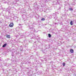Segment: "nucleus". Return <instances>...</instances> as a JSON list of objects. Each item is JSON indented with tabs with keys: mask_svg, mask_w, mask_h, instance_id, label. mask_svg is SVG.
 <instances>
[{
	"mask_svg": "<svg viewBox=\"0 0 76 76\" xmlns=\"http://www.w3.org/2000/svg\"><path fill=\"white\" fill-rule=\"evenodd\" d=\"M19 35H20V33H19Z\"/></svg>",
	"mask_w": 76,
	"mask_h": 76,
	"instance_id": "obj_30",
	"label": "nucleus"
},
{
	"mask_svg": "<svg viewBox=\"0 0 76 76\" xmlns=\"http://www.w3.org/2000/svg\"><path fill=\"white\" fill-rule=\"evenodd\" d=\"M37 37H38V36H37Z\"/></svg>",
	"mask_w": 76,
	"mask_h": 76,
	"instance_id": "obj_37",
	"label": "nucleus"
},
{
	"mask_svg": "<svg viewBox=\"0 0 76 76\" xmlns=\"http://www.w3.org/2000/svg\"><path fill=\"white\" fill-rule=\"evenodd\" d=\"M53 16L54 18L55 19H57V15H56L55 14H53Z\"/></svg>",
	"mask_w": 76,
	"mask_h": 76,
	"instance_id": "obj_2",
	"label": "nucleus"
},
{
	"mask_svg": "<svg viewBox=\"0 0 76 76\" xmlns=\"http://www.w3.org/2000/svg\"><path fill=\"white\" fill-rule=\"evenodd\" d=\"M9 58H8V59H6V60H7V61H8V60H9Z\"/></svg>",
	"mask_w": 76,
	"mask_h": 76,
	"instance_id": "obj_25",
	"label": "nucleus"
},
{
	"mask_svg": "<svg viewBox=\"0 0 76 76\" xmlns=\"http://www.w3.org/2000/svg\"><path fill=\"white\" fill-rule=\"evenodd\" d=\"M55 25H58V23H55Z\"/></svg>",
	"mask_w": 76,
	"mask_h": 76,
	"instance_id": "obj_21",
	"label": "nucleus"
},
{
	"mask_svg": "<svg viewBox=\"0 0 76 76\" xmlns=\"http://www.w3.org/2000/svg\"><path fill=\"white\" fill-rule=\"evenodd\" d=\"M28 46V44H26L25 45V46L26 47H27Z\"/></svg>",
	"mask_w": 76,
	"mask_h": 76,
	"instance_id": "obj_20",
	"label": "nucleus"
},
{
	"mask_svg": "<svg viewBox=\"0 0 76 76\" xmlns=\"http://www.w3.org/2000/svg\"><path fill=\"white\" fill-rule=\"evenodd\" d=\"M38 75H40V74H41L42 73V72L41 71H39L38 72Z\"/></svg>",
	"mask_w": 76,
	"mask_h": 76,
	"instance_id": "obj_6",
	"label": "nucleus"
},
{
	"mask_svg": "<svg viewBox=\"0 0 76 76\" xmlns=\"http://www.w3.org/2000/svg\"><path fill=\"white\" fill-rule=\"evenodd\" d=\"M45 25H46V24H45Z\"/></svg>",
	"mask_w": 76,
	"mask_h": 76,
	"instance_id": "obj_36",
	"label": "nucleus"
},
{
	"mask_svg": "<svg viewBox=\"0 0 76 76\" xmlns=\"http://www.w3.org/2000/svg\"><path fill=\"white\" fill-rule=\"evenodd\" d=\"M45 20V18H43L41 19V20L44 21Z\"/></svg>",
	"mask_w": 76,
	"mask_h": 76,
	"instance_id": "obj_14",
	"label": "nucleus"
},
{
	"mask_svg": "<svg viewBox=\"0 0 76 76\" xmlns=\"http://www.w3.org/2000/svg\"><path fill=\"white\" fill-rule=\"evenodd\" d=\"M70 24L71 25H73V21L72 20L71 21Z\"/></svg>",
	"mask_w": 76,
	"mask_h": 76,
	"instance_id": "obj_10",
	"label": "nucleus"
},
{
	"mask_svg": "<svg viewBox=\"0 0 76 76\" xmlns=\"http://www.w3.org/2000/svg\"><path fill=\"white\" fill-rule=\"evenodd\" d=\"M10 35H7V38H10Z\"/></svg>",
	"mask_w": 76,
	"mask_h": 76,
	"instance_id": "obj_7",
	"label": "nucleus"
},
{
	"mask_svg": "<svg viewBox=\"0 0 76 76\" xmlns=\"http://www.w3.org/2000/svg\"><path fill=\"white\" fill-rule=\"evenodd\" d=\"M33 73V71L32 70H30L28 72H27V75L28 76H36L35 75H32Z\"/></svg>",
	"mask_w": 76,
	"mask_h": 76,
	"instance_id": "obj_1",
	"label": "nucleus"
},
{
	"mask_svg": "<svg viewBox=\"0 0 76 76\" xmlns=\"http://www.w3.org/2000/svg\"><path fill=\"white\" fill-rule=\"evenodd\" d=\"M11 64H9L8 65V66H8V67H9L10 66H11Z\"/></svg>",
	"mask_w": 76,
	"mask_h": 76,
	"instance_id": "obj_24",
	"label": "nucleus"
},
{
	"mask_svg": "<svg viewBox=\"0 0 76 76\" xmlns=\"http://www.w3.org/2000/svg\"><path fill=\"white\" fill-rule=\"evenodd\" d=\"M65 64H65V63H63V66H65Z\"/></svg>",
	"mask_w": 76,
	"mask_h": 76,
	"instance_id": "obj_18",
	"label": "nucleus"
},
{
	"mask_svg": "<svg viewBox=\"0 0 76 76\" xmlns=\"http://www.w3.org/2000/svg\"><path fill=\"white\" fill-rule=\"evenodd\" d=\"M26 35H27V36H28V35H30V33H28L26 34Z\"/></svg>",
	"mask_w": 76,
	"mask_h": 76,
	"instance_id": "obj_17",
	"label": "nucleus"
},
{
	"mask_svg": "<svg viewBox=\"0 0 76 76\" xmlns=\"http://www.w3.org/2000/svg\"><path fill=\"white\" fill-rule=\"evenodd\" d=\"M23 13H25V12H23Z\"/></svg>",
	"mask_w": 76,
	"mask_h": 76,
	"instance_id": "obj_29",
	"label": "nucleus"
},
{
	"mask_svg": "<svg viewBox=\"0 0 76 76\" xmlns=\"http://www.w3.org/2000/svg\"><path fill=\"white\" fill-rule=\"evenodd\" d=\"M48 37L49 38H51V34H48Z\"/></svg>",
	"mask_w": 76,
	"mask_h": 76,
	"instance_id": "obj_12",
	"label": "nucleus"
},
{
	"mask_svg": "<svg viewBox=\"0 0 76 76\" xmlns=\"http://www.w3.org/2000/svg\"><path fill=\"white\" fill-rule=\"evenodd\" d=\"M12 64H14V63H16V60L14 59H12Z\"/></svg>",
	"mask_w": 76,
	"mask_h": 76,
	"instance_id": "obj_3",
	"label": "nucleus"
},
{
	"mask_svg": "<svg viewBox=\"0 0 76 76\" xmlns=\"http://www.w3.org/2000/svg\"><path fill=\"white\" fill-rule=\"evenodd\" d=\"M49 47H46L47 48H50V47H51V45H49Z\"/></svg>",
	"mask_w": 76,
	"mask_h": 76,
	"instance_id": "obj_16",
	"label": "nucleus"
},
{
	"mask_svg": "<svg viewBox=\"0 0 76 76\" xmlns=\"http://www.w3.org/2000/svg\"><path fill=\"white\" fill-rule=\"evenodd\" d=\"M34 29V32H35L36 31L35 30V29Z\"/></svg>",
	"mask_w": 76,
	"mask_h": 76,
	"instance_id": "obj_28",
	"label": "nucleus"
},
{
	"mask_svg": "<svg viewBox=\"0 0 76 76\" xmlns=\"http://www.w3.org/2000/svg\"><path fill=\"white\" fill-rule=\"evenodd\" d=\"M7 45V44L5 43L4 44L3 46H2V47H5L6 46V45Z\"/></svg>",
	"mask_w": 76,
	"mask_h": 76,
	"instance_id": "obj_9",
	"label": "nucleus"
},
{
	"mask_svg": "<svg viewBox=\"0 0 76 76\" xmlns=\"http://www.w3.org/2000/svg\"><path fill=\"white\" fill-rule=\"evenodd\" d=\"M74 1H76V0H74Z\"/></svg>",
	"mask_w": 76,
	"mask_h": 76,
	"instance_id": "obj_33",
	"label": "nucleus"
},
{
	"mask_svg": "<svg viewBox=\"0 0 76 76\" xmlns=\"http://www.w3.org/2000/svg\"><path fill=\"white\" fill-rule=\"evenodd\" d=\"M35 70H36V72L37 71V68H36V69H35Z\"/></svg>",
	"mask_w": 76,
	"mask_h": 76,
	"instance_id": "obj_26",
	"label": "nucleus"
},
{
	"mask_svg": "<svg viewBox=\"0 0 76 76\" xmlns=\"http://www.w3.org/2000/svg\"><path fill=\"white\" fill-rule=\"evenodd\" d=\"M44 60H45V61H47V59L44 58Z\"/></svg>",
	"mask_w": 76,
	"mask_h": 76,
	"instance_id": "obj_27",
	"label": "nucleus"
},
{
	"mask_svg": "<svg viewBox=\"0 0 76 76\" xmlns=\"http://www.w3.org/2000/svg\"><path fill=\"white\" fill-rule=\"evenodd\" d=\"M35 42H34L35 43Z\"/></svg>",
	"mask_w": 76,
	"mask_h": 76,
	"instance_id": "obj_35",
	"label": "nucleus"
},
{
	"mask_svg": "<svg viewBox=\"0 0 76 76\" xmlns=\"http://www.w3.org/2000/svg\"><path fill=\"white\" fill-rule=\"evenodd\" d=\"M70 52H71V53H73V50L72 49H70Z\"/></svg>",
	"mask_w": 76,
	"mask_h": 76,
	"instance_id": "obj_8",
	"label": "nucleus"
},
{
	"mask_svg": "<svg viewBox=\"0 0 76 76\" xmlns=\"http://www.w3.org/2000/svg\"><path fill=\"white\" fill-rule=\"evenodd\" d=\"M20 50L21 51H23V48L22 47L20 48Z\"/></svg>",
	"mask_w": 76,
	"mask_h": 76,
	"instance_id": "obj_13",
	"label": "nucleus"
},
{
	"mask_svg": "<svg viewBox=\"0 0 76 76\" xmlns=\"http://www.w3.org/2000/svg\"><path fill=\"white\" fill-rule=\"evenodd\" d=\"M21 31H23V29H21Z\"/></svg>",
	"mask_w": 76,
	"mask_h": 76,
	"instance_id": "obj_32",
	"label": "nucleus"
},
{
	"mask_svg": "<svg viewBox=\"0 0 76 76\" xmlns=\"http://www.w3.org/2000/svg\"><path fill=\"white\" fill-rule=\"evenodd\" d=\"M13 25H14L13 23H12L10 24L9 26L10 27H13Z\"/></svg>",
	"mask_w": 76,
	"mask_h": 76,
	"instance_id": "obj_4",
	"label": "nucleus"
},
{
	"mask_svg": "<svg viewBox=\"0 0 76 76\" xmlns=\"http://www.w3.org/2000/svg\"><path fill=\"white\" fill-rule=\"evenodd\" d=\"M7 9V10H10V9H11V7H9Z\"/></svg>",
	"mask_w": 76,
	"mask_h": 76,
	"instance_id": "obj_5",
	"label": "nucleus"
},
{
	"mask_svg": "<svg viewBox=\"0 0 76 76\" xmlns=\"http://www.w3.org/2000/svg\"><path fill=\"white\" fill-rule=\"evenodd\" d=\"M12 56H13V55H12Z\"/></svg>",
	"mask_w": 76,
	"mask_h": 76,
	"instance_id": "obj_34",
	"label": "nucleus"
},
{
	"mask_svg": "<svg viewBox=\"0 0 76 76\" xmlns=\"http://www.w3.org/2000/svg\"><path fill=\"white\" fill-rule=\"evenodd\" d=\"M2 60L1 58H0V61H2Z\"/></svg>",
	"mask_w": 76,
	"mask_h": 76,
	"instance_id": "obj_22",
	"label": "nucleus"
},
{
	"mask_svg": "<svg viewBox=\"0 0 76 76\" xmlns=\"http://www.w3.org/2000/svg\"><path fill=\"white\" fill-rule=\"evenodd\" d=\"M33 28H34L33 27H31V28H30V27H29V28L31 29V30L33 29Z\"/></svg>",
	"mask_w": 76,
	"mask_h": 76,
	"instance_id": "obj_15",
	"label": "nucleus"
},
{
	"mask_svg": "<svg viewBox=\"0 0 76 76\" xmlns=\"http://www.w3.org/2000/svg\"><path fill=\"white\" fill-rule=\"evenodd\" d=\"M18 25H19V26H22V24H19Z\"/></svg>",
	"mask_w": 76,
	"mask_h": 76,
	"instance_id": "obj_23",
	"label": "nucleus"
},
{
	"mask_svg": "<svg viewBox=\"0 0 76 76\" xmlns=\"http://www.w3.org/2000/svg\"><path fill=\"white\" fill-rule=\"evenodd\" d=\"M69 10H70V11H72V10H73V9L72 8H69Z\"/></svg>",
	"mask_w": 76,
	"mask_h": 76,
	"instance_id": "obj_11",
	"label": "nucleus"
},
{
	"mask_svg": "<svg viewBox=\"0 0 76 76\" xmlns=\"http://www.w3.org/2000/svg\"><path fill=\"white\" fill-rule=\"evenodd\" d=\"M2 23V20H1V19H0V23Z\"/></svg>",
	"mask_w": 76,
	"mask_h": 76,
	"instance_id": "obj_19",
	"label": "nucleus"
},
{
	"mask_svg": "<svg viewBox=\"0 0 76 76\" xmlns=\"http://www.w3.org/2000/svg\"><path fill=\"white\" fill-rule=\"evenodd\" d=\"M41 61H43V60H41Z\"/></svg>",
	"mask_w": 76,
	"mask_h": 76,
	"instance_id": "obj_31",
	"label": "nucleus"
}]
</instances>
